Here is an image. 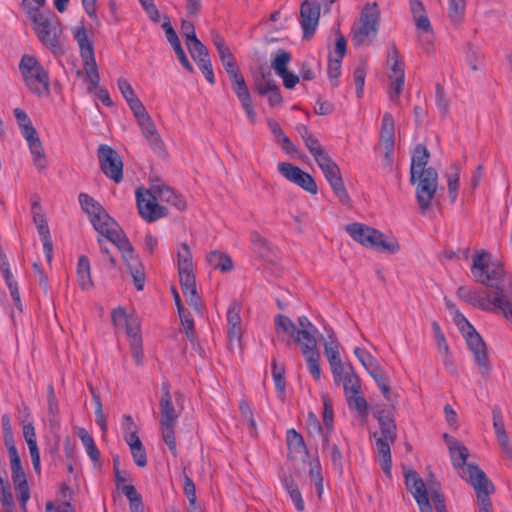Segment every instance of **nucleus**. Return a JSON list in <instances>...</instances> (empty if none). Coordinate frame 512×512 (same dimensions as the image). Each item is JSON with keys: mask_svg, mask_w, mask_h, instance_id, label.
I'll return each instance as SVG.
<instances>
[{"mask_svg": "<svg viewBox=\"0 0 512 512\" xmlns=\"http://www.w3.org/2000/svg\"><path fill=\"white\" fill-rule=\"evenodd\" d=\"M229 78L232 82L233 91L235 92L239 100L243 99L244 97L250 96L248 87L241 72L234 73L233 75L229 76Z\"/></svg>", "mask_w": 512, "mask_h": 512, "instance_id": "obj_54", "label": "nucleus"}, {"mask_svg": "<svg viewBox=\"0 0 512 512\" xmlns=\"http://www.w3.org/2000/svg\"><path fill=\"white\" fill-rule=\"evenodd\" d=\"M241 304L233 300L227 311L228 338L230 342L240 341L242 337Z\"/></svg>", "mask_w": 512, "mask_h": 512, "instance_id": "obj_18", "label": "nucleus"}, {"mask_svg": "<svg viewBox=\"0 0 512 512\" xmlns=\"http://www.w3.org/2000/svg\"><path fill=\"white\" fill-rule=\"evenodd\" d=\"M97 154L104 175L115 183H120L123 179V162L118 152L106 144H101Z\"/></svg>", "mask_w": 512, "mask_h": 512, "instance_id": "obj_8", "label": "nucleus"}, {"mask_svg": "<svg viewBox=\"0 0 512 512\" xmlns=\"http://www.w3.org/2000/svg\"><path fill=\"white\" fill-rule=\"evenodd\" d=\"M471 273L477 282L494 290L481 294L474 287L460 286L457 296L483 311L500 312L512 323V282L508 286L500 284L504 277L503 265L492 262L488 252H477L473 256Z\"/></svg>", "mask_w": 512, "mask_h": 512, "instance_id": "obj_1", "label": "nucleus"}, {"mask_svg": "<svg viewBox=\"0 0 512 512\" xmlns=\"http://www.w3.org/2000/svg\"><path fill=\"white\" fill-rule=\"evenodd\" d=\"M354 354L367 372L371 370V367L379 364L377 360L365 349L356 347L354 349Z\"/></svg>", "mask_w": 512, "mask_h": 512, "instance_id": "obj_63", "label": "nucleus"}, {"mask_svg": "<svg viewBox=\"0 0 512 512\" xmlns=\"http://www.w3.org/2000/svg\"><path fill=\"white\" fill-rule=\"evenodd\" d=\"M218 55L228 76L240 72L237 67L235 57L233 56L229 48L218 52Z\"/></svg>", "mask_w": 512, "mask_h": 512, "instance_id": "obj_58", "label": "nucleus"}, {"mask_svg": "<svg viewBox=\"0 0 512 512\" xmlns=\"http://www.w3.org/2000/svg\"><path fill=\"white\" fill-rule=\"evenodd\" d=\"M21 7L33 24V29L38 39L54 54L62 53L60 36L62 26L58 16L53 11L42 12L33 8L28 0L21 1Z\"/></svg>", "mask_w": 512, "mask_h": 512, "instance_id": "obj_2", "label": "nucleus"}, {"mask_svg": "<svg viewBox=\"0 0 512 512\" xmlns=\"http://www.w3.org/2000/svg\"><path fill=\"white\" fill-rule=\"evenodd\" d=\"M347 404L351 410L366 418L369 414V407L366 399L360 394H351L346 396Z\"/></svg>", "mask_w": 512, "mask_h": 512, "instance_id": "obj_48", "label": "nucleus"}, {"mask_svg": "<svg viewBox=\"0 0 512 512\" xmlns=\"http://www.w3.org/2000/svg\"><path fill=\"white\" fill-rule=\"evenodd\" d=\"M83 67H84V70L86 73L87 81L89 83L88 91L92 92L95 89L100 88L99 87L100 75L98 72L96 59H93L92 62L88 61L87 64H86V62H83Z\"/></svg>", "mask_w": 512, "mask_h": 512, "instance_id": "obj_47", "label": "nucleus"}, {"mask_svg": "<svg viewBox=\"0 0 512 512\" xmlns=\"http://www.w3.org/2000/svg\"><path fill=\"white\" fill-rule=\"evenodd\" d=\"M304 144L315 161L328 154L314 135L304 140Z\"/></svg>", "mask_w": 512, "mask_h": 512, "instance_id": "obj_60", "label": "nucleus"}, {"mask_svg": "<svg viewBox=\"0 0 512 512\" xmlns=\"http://www.w3.org/2000/svg\"><path fill=\"white\" fill-rule=\"evenodd\" d=\"M94 229L101 235L105 233V229H110L112 226H117V223L112 217L102 208L99 212L90 217Z\"/></svg>", "mask_w": 512, "mask_h": 512, "instance_id": "obj_36", "label": "nucleus"}, {"mask_svg": "<svg viewBox=\"0 0 512 512\" xmlns=\"http://www.w3.org/2000/svg\"><path fill=\"white\" fill-rule=\"evenodd\" d=\"M436 190L437 187L433 186H416V201L422 214H425L429 209L431 202L436 194Z\"/></svg>", "mask_w": 512, "mask_h": 512, "instance_id": "obj_34", "label": "nucleus"}, {"mask_svg": "<svg viewBox=\"0 0 512 512\" xmlns=\"http://www.w3.org/2000/svg\"><path fill=\"white\" fill-rule=\"evenodd\" d=\"M207 262L213 268L220 270L221 272H229L233 269V261L229 255L220 251H211L207 255Z\"/></svg>", "mask_w": 512, "mask_h": 512, "instance_id": "obj_33", "label": "nucleus"}, {"mask_svg": "<svg viewBox=\"0 0 512 512\" xmlns=\"http://www.w3.org/2000/svg\"><path fill=\"white\" fill-rule=\"evenodd\" d=\"M291 60V54L283 49H279L271 62V67L275 70L276 74L282 75L288 70V64Z\"/></svg>", "mask_w": 512, "mask_h": 512, "instance_id": "obj_51", "label": "nucleus"}, {"mask_svg": "<svg viewBox=\"0 0 512 512\" xmlns=\"http://www.w3.org/2000/svg\"><path fill=\"white\" fill-rule=\"evenodd\" d=\"M73 36L79 46L82 62H86V64L88 61L92 62L95 59L94 46L88 37L85 26L73 28Z\"/></svg>", "mask_w": 512, "mask_h": 512, "instance_id": "obj_23", "label": "nucleus"}, {"mask_svg": "<svg viewBox=\"0 0 512 512\" xmlns=\"http://www.w3.org/2000/svg\"><path fill=\"white\" fill-rule=\"evenodd\" d=\"M295 184L311 194L317 193V184L314 178L307 172L302 171Z\"/></svg>", "mask_w": 512, "mask_h": 512, "instance_id": "obj_62", "label": "nucleus"}, {"mask_svg": "<svg viewBox=\"0 0 512 512\" xmlns=\"http://www.w3.org/2000/svg\"><path fill=\"white\" fill-rule=\"evenodd\" d=\"M430 153L427 148L418 144L413 152L410 165V182L415 185L416 175L420 171H426V165L428 164Z\"/></svg>", "mask_w": 512, "mask_h": 512, "instance_id": "obj_24", "label": "nucleus"}, {"mask_svg": "<svg viewBox=\"0 0 512 512\" xmlns=\"http://www.w3.org/2000/svg\"><path fill=\"white\" fill-rule=\"evenodd\" d=\"M78 198L82 209L89 215V217L99 212L103 208L99 202L94 200L86 193H80Z\"/></svg>", "mask_w": 512, "mask_h": 512, "instance_id": "obj_56", "label": "nucleus"}, {"mask_svg": "<svg viewBox=\"0 0 512 512\" xmlns=\"http://www.w3.org/2000/svg\"><path fill=\"white\" fill-rule=\"evenodd\" d=\"M180 285L187 303L197 312L202 313V300L196 289V277H189V281L181 278Z\"/></svg>", "mask_w": 512, "mask_h": 512, "instance_id": "obj_27", "label": "nucleus"}, {"mask_svg": "<svg viewBox=\"0 0 512 512\" xmlns=\"http://www.w3.org/2000/svg\"><path fill=\"white\" fill-rule=\"evenodd\" d=\"M33 221L36 224L40 239L43 243L45 258L50 264L53 259V243L45 215L39 212H33Z\"/></svg>", "mask_w": 512, "mask_h": 512, "instance_id": "obj_16", "label": "nucleus"}, {"mask_svg": "<svg viewBox=\"0 0 512 512\" xmlns=\"http://www.w3.org/2000/svg\"><path fill=\"white\" fill-rule=\"evenodd\" d=\"M320 17V6L317 2L305 0L300 6V24L303 39H311L315 34Z\"/></svg>", "mask_w": 512, "mask_h": 512, "instance_id": "obj_12", "label": "nucleus"}, {"mask_svg": "<svg viewBox=\"0 0 512 512\" xmlns=\"http://www.w3.org/2000/svg\"><path fill=\"white\" fill-rule=\"evenodd\" d=\"M278 171L283 177L295 184L303 170L291 163L280 162L278 164Z\"/></svg>", "mask_w": 512, "mask_h": 512, "instance_id": "obj_59", "label": "nucleus"}, {"mask_svg": "<svg viewBox=\"0 0 512 512\" xmlns=\"http://www.w3.org/2000/svg\"><path fill=\"white\" fill-rule=\"evenodd\" d=\"M251 243L253 250L263 259H269L271 249L265 240L257 231L251 232Z\"/></svg>", "mask_w": 512, "mask_h": 512, "instance_id": "obj_49", "label": "nucleus"}, {"mask_svg": "<svg viewBox=\"0 0 512 512\" xmlns=\"http://www.w3.org/2000/svg\"><path fill=\"white\" fill-rule=\"evenodd\" d=\"M465 0H449L448 16L453 25L461 24L465 14Z\"/></svg>", "mask_w": 512, "mask_h": 512, "instance_id": "obj_46", "label": "nucleus"}, {"mask_svg": "<svg viewBox=\"0 0 512 512\" xmlns=\"http://www.w3.org/2000/svg\"><path fill=\"white\" fill-rule=\"evenodd\" d=\"M306 424H307V430L310 435H321L322 436L323 447L325 448L329 442V435H328V432L327 433L323 432V427L314 413L310 412L308 414Z\"/></svg>", "mask_w": 512, "mask_h": 512, "instance_id": "obj_50", "label": "nucleus"}, {"mask_svg": "<svg viewBox=\"0 0 512 512\" xmlns=\"http://www.w3.org/2000/svg\"><path fill=\"white\" fill-rule=\"evenodd\" d=\"M378 421L380 432H374L376 438V449L379 456L381 468L386 475H390L392 458L390 446L397 439V425L394 417L389 411L377 408L373 413Z\"/></svg>", "mask_w": 512, "mask_h": 512, "instance_id": "obj_3", "label": "nucleus"}, {"mask_svg": "<svg viewBox=\"0 0 512 512\" xmlns=\"http://www.w3.org/2000/svg\"><path fill=\"white\" fill-rule=\"evenodd\" d=\"M345 231L354 241L379 252L394 254L400 249V245L395 239L388 240L381 231L362 223L348 224L345 227Z\"/></svg>", "mask_w": 512, "mask_h": 512, "instance_id": "obj_4", "label": "nucleus"}, {"mask_svg": "<svg viewBox=\"0 0 512 512\" xmlns=\"http://www.w3.org/2000/svg\"><path fill=\"white\" fill-rule=\"evenodd\" d=\"M77 276L79 280V285L82 289H88L92 286V280L90 275V262L89 259L82 255L78 259L77 264Z\"/></svg>", "mask_w": 512, "mask_h": 512, "instance_id": "obj_39", "label": "nucleus"}, {"mask_svg": "<svg viewBox=\"0 0 512 512\" xmlns=\"http://www.w3.org/2000/svg\"><path fill=\"white\" fill-rule=\"evenodd\" d=\"M274 323L276 333L278 335L286 334L288 338H283V341H285L287 345H290L291 338L296 337V325L294 322L289 317L283 314H278L274 319Z\"/></svg>", "mask_w": 512, "mask_h": 512, "instance_id": "obj_31", "label": "nucleus"}, {"mask_svg": "<svg viewBox=\"0 0 512 512\" xmlns=\"http://www.w3.org/2000/svg\"><path fill=\"white\" fill-rule=\"evenodd\" d=\"M78 436L82 441L85 450L90 457L91 461L96 464L100 460V452L94 442L92 435L88 433L85 428H80L78 430Z\"/></svg>", "mask_w": 512, "mask_h": 512, "instance_id": "obj_38", "label": "nucleus"}, {"mask_svg": "<svg viewBox=\"0 0 512 512\" xmlns=\"http://www.w3.org/2000/svg\"><path fill=\"white\" fill-rule=\"evenodd\" d=\"M0 502L9 512L13 510L14 498L5 472L0 473Z\"/></svg>", "mask_w": 512, "mask_h": 512, "instance_id": "obj_43", "label": "nucleus"}, {"mask_svg": "<svg viewBox=\"0 0 512 512\" xmlns=\"http://www.w3.org/2000/svg\"><path fill=\"white\" fill-rule=\"evenodd\" d=\"M299 329L296 328L295 342L302 348H311L317 346L315 335L318 333L317 328L310 322L306 316L298 318Z\"/></svg>", "mask_w": 512, "mask_h": 512, "instance_id": "obj_13", "label": "nucleus"}, {"mask_svg": "<svg viewBox=\"0 0 512 512\" xmlns=\"http://www.w3.org/2000/svg\"><path fill=\"white\" fill-rule=\"evenodd\" d=\"M151 191L156 193L160 201L167 202L182 211L186 209V201L182 195L176 193L172 188L166 185H153Z\"/></svg>", "mask_w": 512, "mask_h": 512, "instance_id": "obj_25", "label": "nucleus"}, {"mask_svg": "<svg viewBox=\"0 0 512 512\" xmlns=\"http://www.w3.org/2000/svg\"><path fill=\"white\" fill-rule=\"evenodd\" d=\"M129 273L133 279V283L138 291H142L145 286L146 275L143 264L139 257L128 258L125 262Z\"/></svg>", "mask_w": 512, "mask_h": 512, "instance_id": "obj_30", "label": "nucleus"}, {"mask_svg": "<svg viewBox=\"0 0 512 512\" xmlns=\"http://www.w3.org/2000/svg\"><path fill=\"white\" fill-rule=\"evenodd\" d=\"M160 424H176L178 413L172 403V399H160Z\"/></svg>", "mask_w": 512, "mask_h": 512, "instance_id": "obj_40", "label": "nucleus"}, {"mask_svg": "<svg viewBox=\"0 0 512 512\" xmlns=\"http://www.w3.org/2000/svg\"><path fill=\"white\" fill-rule=\"evenodd\" d=\"M142 134L148 141L150 147L157 153L164 151V143L157 132L156 126L149 114L137 119Z\"/></svg>", "mask_w": 512, "mask_h": 512, "instance_id": "obj_15", "label": "nucleus"}, {"mask_svg": "<svg viewBox=\"0 0 512 512\" xmlns=\"http://www.w3.org/2000/svg\"><path fill=\"white\" fill-rule=\"evenodd\" d=\"M416 186H433L438 185V173L433 167H428L426 171H420L416 175Z\"/></svg>", "mask_w": 512, "mask_h": 512, "instance_id": "obj_53", "label": "nucleus"}, {"mask_svg": "<svg viewBox=\"0 0 512 512\" xmlns=\"http://www.w3.org/2000/svg\"><path fill=\"white\" fill-rule=\"evenodd\" d=\"M271 372L278 396L283 399L286 392L285 367L283 365H279L276 359H273L271 363Z\"/></svg>", "mask_w": 512, "mask_h": 512, "instance_id": "obj_37", "label": "nucleus"}, {"mask_svg": "<svg viewBox=\"0 0 512 512\" xmlns=\"http://www.w3.org/2000/svg\"><path fill=\"white\" fill-rule=\"evenodd\" d=\"M287 445L297 452L306 448L302 435L293 428L287 430Z\"/></svg>", "mask_w": 512, "mask_h": 512, "instance_id": "obj_64", "label": "nucleus"}, {"mask_svg": "<svg viewBox=\"0 0 512 512\" xmlns=\"http://www.w3.org/2000/svg\"><path fill=\"white\" fill-rule=\"evenodd\" d=\"M13 112L24 138H28L29 136L31 137L33 134H36L37 131L24 110L15 108Z\"/></svg>", "mask_w": 512, "mask_h": 512, "instance_id": "obj_42", "label": "nucleus"}, {"mask_svg": "<svg viewBox=\"0 0 512 512\" xmlns=\"http://www.w3.org/2000/svg\"><path fill=\"white\" fill-rule=\"evenodd\" d=\"M178 314L187 339L193 343L196 339L194 319L192 318L190 312L186 308L183 309V312H178Z\"/></svg>", "mask_w": 512, "mask_h": 512, "instance_id": "obj_55", "label": "nucleus"}, {"mask_svg": "<svg viewBox=\"0 0 512 512\" xmlns=\"http://www.w3.org/2000/svg\"><path fill=\"white\" fill-rule=\"evenodd\" d=\"M302 354L305 356L307 367L312 377L318 381L321 378L320 355L316 347L302 348Z\"/></svg>", "mask_w": 512, "mask_h": 512, "instance_id": "obj_32", "label": "nucleus"}, {"mask_svg": "<svg viewBox=\"0 0 512 512\" xmlns=\"http://www.w3.org/2000/svg\"><path fill=\"white\" fill-rule=\"evenodd\" d=\"M369 375L374 379L378 388L383 393L384 397L389 400L390 399V381L387 373L382 369L380 364L377 366L371 367V370L368 371Z\"/></svg>", "mask_w": 512, "mask_h": 512, "instance_id": "obj_35", "label": "nucleus"}, {"mask_svg": "<svg viewBox=\"0 0 512 512\" xmlns=\"http://www.w3.org/2000/svg\"><path fill=\"white\" fill-rule=\"evenodd\" d=\"M163 29L165 30L167 41L171 44L175 54L177 55L178 60L182 64V66L188 71L193 72L194 68L192 64L189 62L184 49L181 46L180 40L170 24L169 18L166 17V21L162 24Z\"/></svg>", "mask_w": 512, "mask_h": 512, "instance_id": "obj_20", "label": "nucleus"}, {"mask_svg": "<svg viewBox=\"0 0 512 512\" xmlns=\"http://www.w3.org/2000/svg\"><path fill=\"white\" fill-rule=\"evenodd\" d=\"M470 471L471 474L469 477L473 480L472 487L475 490L479 504L478 512H492V502L489 496L495 491L494 484L489 480L483 470L471 467Z\"/></svg>", "mask_w": 512, "mask_h": 512, "instance_id": "obj_10", "label": "nucleus"}, {"mask_svg": "<svg viewBox=\"0 0 512 512\" xmlns=\"http://www.w3.org/2000/svg\"><path fill=\"white\" fill-rule=\"evenodd\" d=\"M410 481L413 480V489H411V494L415 498L420 512H433L432 505L430 504V491L428 492L426 484L419 477L418 474H412L410 476Z\"/></svg>", "mask_w": 512, "mask_h": 512, "instance_id": "obj_21", "label": "nucleus"}, {"mask_svg": "<svg viewBox=\"0 0 512 512\" xmlns=\"http://www.w3.org/2000/svg\"><path fill=\"white\" fill-rule=\"evenodd\" d=\"M283 485L287 493L289 494L291 500L293 501L295 508L298 511H303L305 508L304 501L302 499V495L300 490L298 489L297 484L290 477H286L283 480Z\"/></svg>", "mask_w": 512, "mask_h": 512, "instance_id": "obj_44", "label": "nucleus"}, {"mask_svg": "<svg viewBox=\"0 0 512 512\" xmlns=\"http://www.w3.org/2000/svg\"><path fill=\"white\" fill-rule=\"evenodd\" d=\"M158 197L153 191L142 192L141 189L136 190L137 208L140 216L147 222H155L167 215V208L157 203Z\"/></svg>", "mask_w": 512, "mask_h": 512, "instance_id": "obj_9", "label": "nucleus"}, {"mask_svg": "<svg viewBox=\"0 0 512 512\" xmlns=\"http://www.w3.org/2000/svg\"><path fill=\"white\" fill-rule=\"evenodd\" d=\"M28 142L30 152L33 157V162L39 171L46 169L47 160L44 154V149L39 137L33 134L31 137L25 138Z\"/></svg>", "mask_w": 512, "mask_h": 512, "instance_id": "obj_29", "label": "nucleus"}, {"mask_svg": "<svg viewBox=\"0 0 512 512\" xmlns=\"http://www.w3.org/2000/svg\"><path fill=\"white\" fill-rule=\"evenodd\" d=\"M380 140L388 150H391V145L395 144V124L391 113L386 112L382 117Z\"/></svg>", "mask_w": 512, "mask_h": 512, "instance_id": "obj_28", "label": "nucleus"}, {"mask_svg": "<svg viewBox=\"0 0 512 512\" xmlns=\"http://www.w3.org/2000/svg\"><path fill=\"white\" fill-rule=\"evenodd\" d=\"M177 266L179 279L185 278L189 281V277L195 276L192 253L187 243H182L177 251Z\"/></svg>", "mask_w": 512, "mask_h": 512, "instance_id": "obj_22", "label": "nucleus"}, {"mask_svg": "<svg viewBox=\"0 0 512 512\" xmlns=\"http://www.w3.org/2000/svg\"><path fill=\"white\" fill-rule=\"evenodd\" d=\"M464 338L469 350L474 356V361L476 362L481 375L485 377L489 376L492 367L489 361L488 348L483 338L476 330H474V332H467L466 335H464Z\"/></svg>", "mask_w": 512, "mask_h": 512, "instance_id": "obj_11", "label": "nucleus"}, {"mask_svg": "<svg viewBox=\"0 0 512 512\" xmlns=\"http://www.w3.org/2000/svg\"><path fill=\"white\" fill-rule=\"evenodd\" d=\"M493 415V428L497 441L502 449L504 455L511 459L512 458V445L509 442V437L505 430L504 418L499 408L495 407L492 410Z\"/></svg>", "mask_w": 512, "mask_h": 512, "instance_id": "obj_17", "label": "nucleus"}, {"mask_svg": "<svg viewBox=\"0 0 512 512\" xmlns=\"http://www.w3.org/2000/svg\"><path fill=\"white\" fill-rule=\"evenodd\" d=\"M387 62L390 64L392 74L389 75L390 79H395L399 76H404V65L398 58V50L395 44H393L387 54Z\"/></svg>", "mask_w": 512, "mask_h": 512, "instance_id": "obj_45", "label": "nucleus"}, {"mask_svg": "<svg viewBox=\"0 0 512 512\" xmlns=\"http://www.w3.org/2000/svg\"><path fill=\"white\" fill-rule=\"evenodd\" d=\"M380 11L376 2L368 3L363 8L359 23L353 29L352 42L355 47H361L370 43L379 29Z\"/></svg>", "mask_w": 512, "mask_h": 512, "instance_id": "obj_6", "label": "nucleus"}, {"mask_svg": "<svg viewBox=\"0 0 512 512\" xmlns=\"http://www.w3.org/2000/svg\"><path fill=\"white\" fill-rule=\"evenodd\" d=\"M19 70L25 84L32 93L38 96L49 94L50 82L48 72L35 57L27 54L23 55L19 63Z\"/></svg>", "mask_w": 512, "mask_h": 512, "instance_id": "obj_5", "label": "nucleus"}, {"mask_svg": "<svg viewBox=\"0 0 512 512\" xmlns=\"http://www.w3.org/2000/svg\"><path fill=\"white\" fill-rule=\"evenodd\" d=\"M339 378H333L335 384H343L345 396L351 394L361 393V382L359 377L355 374L354 368L350 363H347L343 370L339 371Z\"/></svg>", "mask_w": 512, "mask_h": 512, "instance_id": "obj_19", "label": "nucleus"}, {"mask_svg": "<svg viewBox=\"0 0 512 512\" xmlns=\"http://www.w3.org/2000/svg\"><path fill=\"white\" fill-rule=\"evenodd\" d=\"M319 168L323 172L326 180L330 184L334 194L343 204L348 203L349 195L344 186L340 168L336 162L327 154L316 161Z\"/></svg>", "mask_w": 512, "mask_h": 512, "instance_id": "obj_7", "label": "nucleus"}, {"mask_svg": "<svg viewBox=\"0 0 512 512\" xmlns=\"http://www.w3.org/2000/svg\"><path fill=\"white\" fill-rule=\"evenodd\" d=\"M339 342L334 334L328 335V340L324 343V353L331 367L333 378H339L341 370L347 363H343L339 353Z\"/></svg>", "mask_w": 512, "mask_h": 512, "instance_id": "obj_14", "label": "nucleus"}, {"mask_svg": "<svg viewBox=\"0 0 512 512\" xmlns=\"http://www.w3.org/2000/svg\"><path fill=\"white\" fill-rule=\"evenodd\" d=\"M187 47L195 62H197L198 59L210 57L208 49L199 39H195V41L187 43Z\"/></svg>", "mask_w": 512, "mask_h": 512, "instance_id": "obj_61", "label": "nucleus"}, {"mask_svg": "<svg viewBox=\"0 0 512 512\" xmlns=\"http://www.w3.org/2000/svg\"><path fill=\"white\" fill-rule=\"evenodd\" d=\"M176 424H160L163 441L167 444L169 450L174 457H177L178 451L176 446L175 428Z\"/></svg>", "mask_w": 512, "mask_h": 512, "instance_id": "obj_52", "label": "nucleus"}, {"mask_svg": "<svg viewBox=\"0 0 512 512\" xmlns=\"http://www.w3.org/2000/svg\"><path fill=\"white\" fill-rule=\"evenodd\" d=\"M341 64L342 59L329 56L327 74L333 87L339 84L338 78L341 75Z\"/></svg>", "mask_w": 512, "mask_h": 512, "instance_id": "obj_57", "label": "nucleus"}, {"mask_svg": "<svg viewBox=\"0 0 512 512\" xmlns=\"http://www.w3.org/2000/svg\"><path fill=\"white\" fill-rule=\"evenodd\" d=\"M469 457V451L465 446H461L455 451L454 458H451L453 467L458 471L460 477L473 485V480L470 479V468L480 469L478 466L473 464H467L466 461Z\"/></svg>", "mask_w": 512, "mask_h": 512, "instance_id": "obj_26", "label": "nucleus"}, {"mask_svg": "<svg viewBox=\"0 0 512 512\" xmlns=\"http://www.w3.org/2000/svg\"><path fill=\"white\" fill-rule=\"evenodd\" d=\"M366 74L367 61L365 59H360L353 71V78L356 86V95L358 98H362L363 96Z\"/></svg>", "mask_w": 512, "mask_h": 512, "instance_id": "obj_41", "label": "nucleus"}]
</instances>
